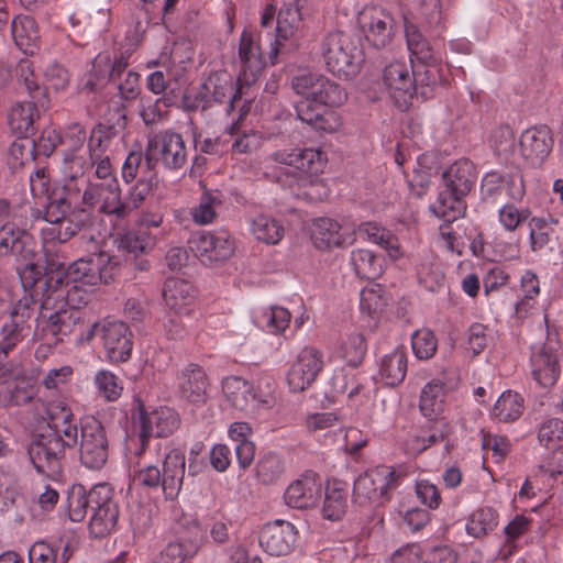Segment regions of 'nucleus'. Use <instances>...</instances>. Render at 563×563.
<instances>
[{
    "label": "nucleus",
    "mask_w": 563,
    "mask_h": 563,
    "mask_svg": "<svg viewBox=\"0 0 563 563\" xmlns=\"http://www.w3.org/2000/svg\"><path fill=\"white\" fill-rule=\"evenodd\" d=\"M272 159L288 166L282 168L276 180L285 187H291L305 174H318L322 170V153L313 148L279 150L271 155Z\"/></svg>",
    "instance_id": "obj_9"
},
{
    "label": "nucleus",
    "mask_w": 563,
    "mask_h": 563,
    "mask_svg": "<svg viewBox=\"0 0 563 563\" xmlns=\"http://www.w3.org/2000/svg\"><path fill=\"white\" fill-rule=\"evenodd\" d=\"M96 384L103 397L109 400H115L120 397L122 386L118 377L108 371H101L96 375Z\"/></svg>",
    "instance_id": "obj_63"
},
{
    "label": "nucleus",
    "mask_w": 563,
    "mask_h": 563,
    "mask_svg": "<svg viewBox=\"0 0 563 563\" xmlns=\"http://www.w3.org/2000/svg\"><path fill=\"white\" fill-rule=\"evenodd\" d=\"M221 205V200L211 192H203L199 205L191 210L192 219L198 224L212 222L216 217V207Z\"/></svg>",
    "instance_id": "obj_59"
},
{
    "label": "nucleus",
    "mask_w": 563,
    "mask_h": 563,
    "mask_svg": "<svg viewBox=\"0 0 563 563\" xmlns=\"http://www.w3.org/2000/svg\"><path fill=\"white\" fill-rule=\"evenodd\" d=\"M181 396L191 404H205L208 399L209 379L205 369L197 364H188L178 376Z\"/></svg>",
    "instance_id": "obj_31"
},
{
    "label": "nucleus",
    "mask_w": 563,
    "mask_h": 563,
    "mask_svg": "<svg viewBox=\"0 0 563 563\" xmlns=\"http://www.w3.org/2000/svg\"><path fill=\"white\" fill-rule=\"evenodd\" d=\"M239 58L242 74L238 77V82H245L256 79L263 69L265 62L262 57V51L256 35L252 31L244 30L239 45Z\"/></svg>",
    "instance_id": "obj_27"
},
{
    "label": "nucleus",
    "mask_w": 563,
    "mask_h": 563,
    "mask_svg": "<svg viewBox=\"0 0 563 563\" xmlns=\"http://www.w3.org/2000/svg\"><path fill=\"white\" fill-rule=\"evenodd\" d=\"M301 18L298 8L292 5L283 7L277 15L276 32L278 42L292 36L300 24Z\"/></svg>",
    "instance_id": "obj_53"
},
{
    "label": "nucleus",
    "mask_w": 563,
    "mask_h": 563,
    "mask_svg": "<svg viewBox=\"0 0 563 563\" xmlns=\"http://www.w3.org/2000/svg\"><path fill=\"white\" fill-rule=\"evenodd\" d=\"M38 295L42 296V290H38L37 292L34 291L33 285L32 291L25 292L24 296L14 305L13 311L11 312V321L20 323L25 328V323L33 317L34 308L37 303V299H35V297Z\"/></svg>",
    "instance_id": "obj_58"
},
{
    "label": "nucleus",
    "mask_w": 563,
    "mask_h": 563,
    "mask_svg": "<svg viewBox=\"0 0 563 563\" xmlns=\"http://www.w3.org/2000/svg\"><path fill=\"white\" fill-rule=\"evenodd\" d=\"M176 101L177 95L174 89H170L154 101L142 98L140 114L144 123L150 125L163 120L167 115V109L175 106Z\"/></svg>",
    "instance_id": "obj_43"
},
{
    "label": "nucleus",
    "mask_w": 563,
    "mask_h": 563,
    "mask_svg": "<svg viewBox=\"0 0 563 563\" xmlns=\"http://www.w3.org/2000/svg\"><path fill=\"white\" fill-rule=\"evenodd\" d=\"M158 235L144 227H137L123 233L119 239V249L133 254L151 252L157 244Z\"/></svg>",
    "instance_id": "obj_40"
},
{
    "label": "nucleus",
    "mask_w": 563,
    "mask_h": 563,
    "mask_svg": "<svg viewBox=\"0 0 563 563\" xmlns=\"http://www.w3.org/2000/svg\"><path fill=\"white\" fill-rule=\"evenodd\" d=\"M366 40L376 48H385L395 36L394 18L383 9L373 8L363 13Z\"/></svg>",
    "instance_id": "obj_24"
},
{
    "label": "nucleus",
    "mask_w": 563,
    "mask_h": 563,
    "mask_svg": "<svg viewBox=\"0 0 563 563\" xmlns=\"http://www.w3.org/2000/svg\"><path fill=\"white\" fill-rule=\"evenodd\" d=\"M351 264L356 276L363 279H376L383 273V260L371 250L353 251Z\"/></svg>",
    "instance_id": "obj_42"
},
{
    "label": "nucleus",
    "mask_w": 563,
    "mask_h": 563,
    "mask_svg": "<svg viewBox=\"0 0 563 563\" xmlns=\"http://www.w3.org/2000/svg\"><path fill=\"white\" fill-rule=\"evenodd\" d=\"M179 423L178 413L168 407H161L148 415H141L140 441L142 450L151 435L168 437L178 429Z\"/></svg>",
    "instance_id": "obj_26"
},
{
    "label": "nucleus",
    "mask_w": 563,
    "mask_h": 563,
    "mask_svg": "<svg viewBox=\"0 0 563 563\" xmlns=\"http://www.w3.org/2000/svg\"><path fill=\"white\" fill-rule=\"evenodd\" d=\"M252 232L258 241L277 244L284 236L283 225L274 218L258 214L252 221Z\"/></svg>",
    "instance_id": "obj_48"
},
{
    "label": "nucleus",
    "mask_w": 563,
    "mask_h": 563,
    "mask_svg": "<svg viewBox=\"0 0 563 563\" xmlns=\"http://www.w3.org/2000/svg\"><path fill=\"white\" fill-rule=\"evenodd\" d=\"M91 489L86 492L82 485H73L67 494L69 519L80 522L85 519L88 508L91 509Z\"/></svg>",
    "instance_id": "obj_51"
},
{
    "label": "nucleus",
    "mask_w": 563,
    "mask_h": 563,
    "mask_svg": "<svg viewBox=\"0 0 563 563\" xmlns=\"http://www.w3.org/2000/svg\"><path fill=\"white\" fill-rule=\"evenodd\" d=\"M126 126V114L123 106H115L109 109L103 122L97 124L89 137L88 147L91 155L104 154L112 144L122 140Z\"/></svg>",
    "instance_id": "obj_15"
},
{
    "label": "nucleus",
    "mask_w": 563,
    "mask_h": 563,
    "mask_svg": "<svg viewBox=\"0 0 563 563\" xmlns=\"http://www.w3.org/2000/svg\"><path fill=\"white\" fill-rule=\"evenodd\" d=\"M466 205L464 196L444 188L439 192L437 200L430 206V210L439 218L448 222L456 220L464 214Z\"/></svg>",
    "instance_id": "obj_41"
},
{
    "label": "nucleus",
    "mask_w": 563,
    "mask_h": 563,
    "mask_svg": "<svg viewBox=\"0 0 563 563\" xmlns=\"http://www.w3.org/2000/svg\"><path fill=\"white\" fill-rule=\"evenodd\" d=\"M99 336L103 343L108 358L114 363L129 360L132 352V333L122 321L103 319L87 327L85 340L89 342Z\"/></svg>",
    "instance_id": "obj_10"
},
{
    "label": "nucleus",
    "mask_w": 563,
    "mask_h": 563,
    "mask_svg": "<svg viewBox=\"0 0 563 563\" xmlns=\"http://www.w3.org/2000/svg\"><path fill=\"white\" fill-rule=\"evenodd\" d=\"M87 135L85 128L79 123H71L67 126L63 136H60V144L65 147V152H84V144Z\"/></svg>",
    "instance_id": "obj_61"
},
{
    "label": "nucleus",
    "mask_w": 563,
    "mask_h": 563,
    "mask_svg": "<svg viewBox=\"0 0 563 563\" xmlns=\"http://www.w3.org/2000/svg\"><path fill=\"white\" fill-rule=\"evenodd\" d=\"M563 352L556 334L549 333L545 342L531 355L532 376L543 387L554 385L560 374Z\"/></svg>",
    "instance_id": "obj_13"
},
{
    "label": "nucleus",
    "mask_w": 563,
    "mask_h": 563,
    "mask_svg": "<svg viewBox=\"0 0 563 563\" xmlns=\"http://www.w3.org/2000/svg\"><path fill=\"white\" fill-rule=\"evenodd\" d=\"M397 474L393 467L380 465L361 474L354 482L353 499L358 506H383L396 487Z\"/></svg>",
    "instance_id": "obj_6"
},
{
    "label": "nucleus",
    "mask_w": 563,
    "mask_h": 563,
    "mask_svg": "<svg viewBox=\"0 0 563 563\" xmlns=\"http://www.w3.org/2000/svg\"><path fill=\"white\" fill-rule=\"evenodd\" d=\"M506 189L510 199L520 200L525 195L522 175L519 173L501 175L497 172L487 173L481 185L483 199H495Z\"/></svg>",
    "instance_id": "obj_30"
},
{
    "label": "nucleus",
    "mask_w": 563,
    "mask_h": 563,
    "mask_svg": "<svg viewBox=\"0 0 563 563\" xmlns=\"http://www.w3.org/2000/svg\"><path fill=\"white\" fill-rule=\"evenodd\" d=\"M407 46L410 52V60L415 63L433 62L434 55L430 43L424 38L419 29L409 22H405Z\"/></svg>",
    "instance_id": "obj_44"
},
{
    "label": "nucleus",
    "mask_w": 563,
    "mask_h": 563,
    "mask_svg": "<svg viewBox=\"0 0 563 563\" xmlns=\"http://www.w3.org/2000/svg\"><path fill=\"white\" fill-rule=\"evenodd\" d=\"M476 178L474 164L468 159H459L443 174V187L465 197L472 190Z\"/></svg>",
    "instance_id": "obj_32"
},
{
    "label": "nucleus",
    "mask_w": 563,
    "mask_h": 563,
    "mask_svg": "<svg viewBox=\"0 0 563 563\" xmlns=\"http://www.w3.org/2000/svg\"><path fill=\"white\" fill-rule=\"evenodd\" d=\"M292 89L302 96L296 104L297 117L317 131L332 133L341 125L336 113L329 107H339L347 98L345 90L328 77L305 71L291 80Z\"/></svg>",
    "instance_id": "obj_1"
},
{
    "label": "nucleus",
    "mask_w": 563,
    "mask_h": 563,
    "mask_svg": "<svg viewBox=\"0 0 563 563\" xmlns=\"http://www.w3.org/2000/svg\"><path fill=\"white\" fill-rule=\"evenodd\" d=\"M322 366L323 361L320 351L314 347L302 349L287 375L290 390L300 393L308 388L316 380Z\"/></svg>",
    "instance_id": "obj_20"
},
{
    "label": "nucleus",
    "mask_w": 563,
    "mask_h": 563,
    "mask_svg": "<svg viewBox=\"0 0 563 563\" xmlns=\"http://www.w3.org/2000/svg\"><path fill=\"white\" fill-rule=\"evenodd\" d=\"M24 327L20 323L7 322L2 325L0 335V354L7 356L10 351H12L19 342L23 339Z\"/></svg>",
    "instance_id": "obj_62"
},
{
    "label": "nucleus",
    "mask_w": 563,
    "mask_h": 563,
    "mask_svg": "<svg viewBox=\"0 0 563 563\" xmlns=\"http://www.w3.org/2000/svg\"><path fill=\"white\" fill-rule=\"evenodd\" d=\"M90 500L92 511L90 532L97 538L104 537L115 528L120 514L114 490L109 484H98L91 488Z\"/></svg>",
    "instance_id": "obj_12"
},
{
    "label": "nucleus",
    "mask_w": 563,
    "mask_h": 563,
    "mask_svg": "<svg viewBox=\"0 0 563 563\" xmlns=\"http://www.w3.org/2000/svg\"><path fill=\"white\" fill-rule=\"evenodd\" d=\"M82 203L99 212L122 219L121 190L117 179L89 183L81 196Z\"/></svg>",
    "instance_id": "obj_16"
},
{
    "label": "nucleus",
    "mask_w": 563,
    "mask_h": 563,
    "mask_svg": "<svg viewBox=\"0 0 563 563\" xmlns=\"http://www.w3.org/2000/svg\"><path fill=\"white\" fill-rule=\"evenodd\" d=\"M222 390L228 402L235 409L245 411L252 406V384L240 376L223 379Z\"/></svg>",
    "instance_id": "obj_39"
},
{
    "label": "nucleus",
    "mask_w": 563,
    "mask_h": 563,
    "mask_svg": "<svg viewBox=\"0 0 563 563\" xmlns=\"http://www.w3.org/2000/svg\"><path fill=\"white\" fill-rule=\"evenodd\" d=\"M383 79L399 107L407 106L415 98V74L411 64L407 65L400 60L390 63L384 69Z\"/></svg>",
    "instance_id": "obj_21"
},
{
    "label": "nucleus",
    "mask_w": 563,
    "mask_h": 563,
    "mask_svg": "<svg viewBox=\"0 0 563 563\" xmlns=\"http://www.w3.org/2000/svg\"><path fill=\"white\" fill-rule=\"evenodd\" d=\"M365 353H366L365 339L360 333L350 335L342 343V357L352 367H356L363 362Z\"/></svg>",
    "instance_id": "obj_57"
},
{
    "label": "nucleus",
    "mask_w": 563,
    "mask_h": 563,
    "mask_svg": "<svg viewBox=\"0 0 563 563\" xmlns=\"http://www.w3.org/2000/svg\"><path fill=\"white\" fill-rule=\"evenodd\" d=\"M187 158V147L179 133L166 130L147 141L145 165L150 170H154L159 162L169 170H179L186 165Z\"/></svg>",
    "instance_id": "obj_7"
},
{
    "label": "nucleus",
    "mask_w": 563,
    "mask_h": 563,
    "mask_svg": "<svg viewBox=\"0 0 563 563\" xmlns=\"http://www.w3.org/2000/svg\"><path fill=\"white\" fill-rule=\"evenodd\" d=\"M199 88L208 101V109L225 104L227 111H231L241 98V87L238 88L232 76L224 70L211 73Z\"/></svg>",
    "instance_id": "obj_18"
},
{
    "label": "nucleus",
    "mask_w": 563,
    "mask_h": 563,
    "mask_svg": "<svg viewBox=\"0 0 563 563\" xmlns=\"http://www.w3.org/2000/svg\"><path fill=\"white\" fill-rule=\"evenodd\" d=\"M30 66L27 62L19 66L21 84L29 92L30 100L18 102L9 114L10 128L19 136L33 134L34 122L40 118V109H45L48 104L46 89L36 82Z\"/></svg>",
    "instance_id": "obj_5"
},
{
    "label": "nucleus",
    "mask_w": 563,
    "mask_h": 563,
    "mask_svg": "<svg viewBox=\"0 0 563 563\" xmlns=\"http://www.w3.org/2000/svg\"><path fill=\"white\" fill-rule=\"evenodd\" d=\"M347 498V490L341 482L328 483L322 506L323 518L332 521L340 520L346 514Z\"/></svg>",
    "instance_id": "obj_36"
},
{
    "label": "nucleus",
    "mask_w": 563,
    "mask_h": 563,
    "mask_svg": "<svg viewBox=\"0 0 563 563\" xmlns=\"http://www.w3.org/2000/svg\"><path fill=\"white\" fill-rule=\"evenodd\" d=\"M361 231L366 234L371 242L383 247L390 258L397 260L400 257L398 239L389 230L379 227L377 223L366 222L361 227Z\"/></svg>",
    "instance_id": "obj_46"
},
{
    "label": "nucleus",
    "mask_w": 563,
    "mask_h": 563,
    "mask_svg": "<svg viewBox=\"0 0 563 563\" xmlns=\"http://www.w3.org/2000/svg\"><path fill=\"white\" fill-rule=\"evenodd\" d=\"M57 308L44 309L41 307L40 319L43 322L42 332L52 335L56 342L63 341L65 336L78 334L80 341L87 327L84 313L79 309L68 308L64 303L55 302Z\"/></svg>",
    "instance_id": "obj_11"
},
{
    "label": "nucleus",
    "mask_w": 563,
    "mask_h": 563,
    "mask_svg": "<svg viewBox=\"0 0 563 563\" xmlns=\"http://www.w3.org/2000/svg\"><path fill=\"white\" fill-rule=\"evenodd\" d=\"M84 285L64 284L63 276L54 277L38 282L36 289L42 290V308L55 309V302L64 303L68 308L79 309L80 305H87L89 295L82 290Z\"/></svg>",
    "instance_id": "obj_14"
},
{
    "label": "nucleus",
    "mask_w": 563,
    "mask_h": 563,
    "mask_svg": "<svg viewBox=\"0 0 563 563\" xmlns=\"http://www.w3.org/2000/svg\"><path fill=\"white\" fill-rule=\"evenodd\" d=\"M60 548L46 541H36L29 549V563H56Z\"/></svg>",
    "instance_id": "obj_64"
},
{
    "label": "nucleus",
    "mask_w": 563,
    "mask_h": 563,
    "mask_svg": "<svg viewBox=\"0 0 563 563\" xmlns=\"http://www.w3.org/2000/svg\"><path fill=\"white\" fill-rule=\"evenodd\" d=\"M11 31L15 45L25 54H33L40 37L35 20L29 15H19L13 19Z\"/></svg>",
    "instance_id": "obj_38"
},
{
    "label": "nucleus",
    "mask_w": 563,
    "mask_h": 563,
    "mask_svg": "<svg viewBox=\"0 0 563 563\" xmlns=\"http://www.w3.org/2000/svg\"><path fill=\"white\" fill-rule=\"evenodd\" d=\"M411 345L419 360H429L437 352L438 340L431 330L421 329L413 333Z\"/></svg>",
    "instance_id": "obj_56"
},
{
    "label": "nucleus",
    "mask_w": 563,
    "mask_h": 563,
    "mask_svg": "<svg viewBox=\"0 0 563 563\" xmlns=\"http://www.w3.org/2000/svg\"><path fill=\"white\" fill-rule=\"evenodd\" d=\"M297 540V530L288 521L276 520L267 523L261 531L260 544L271 555L282 556L289 554Z\"/></svg>",
    "instance_id": "obj_22"
},
{
    "label": "nucleus",
    "mask_w": 563,
    "mask_h": 563,
    "mask_svg": "<svg viewBox=\"0 0 563 563\" xmlns=\"http://www.w3.org/2000/svg\"><path fill=\"white\" fill-rule=\"evenodd\" d=\"M78 437L80 429L75 423V418L65 419L48 427L46 432L36 434L27 448L34 468L46 475L58 474L67 450L75 448Z\"/></svg>",
    "instance_id": "obj_2"
},
{
    "label": "nucleus",
    "mask_w": 563,
    "mask_h": 563,
    "mask_svg": "<svg viewBox=\"0 0 563 563\" xmlns=\"http://www.w3.org/2000/svg\"><path fill=\"white\" fill-rule=\"evenodd\" d=\"M186 470L185 454L178 449H173L165 454L163 468L153 464L142 466L134 481L145 488H161L166 499L174 500L179 495Z\"/></svg>",
    "instance_id": "obj_4"
},
{
    "label": "nucleus",
    "mask_w": 563,
    "mask_h": 563,
    "mask_svg": "<svg viewBox=\"0 0 563 563\" xmlns=\"http://www.w3.org/2000/svg\"><path fill=\"white\" fill-rule=\"evenodd\" d=\"M415 8L424 23L431 27H439L444 19L442 0H415Z\"/></svg>",
    "instance_id": "obj_55"
},
{
    "label": "nucleus",
    "mask_w": 563,
    "mask_h": 563,
    "mask_svg": "<svg viewBox=\"0 0 563 563\" xmlns=\"http://www.w3.org/2000/svg\"><path fill=\"white\" fill-rule=\"evenodd\" d=\"M522 157L532 166H539L553 147L551 130L547 125L527 129L519 140Z\"/></svg>",
    "instance_id": "obj_23"
},
{
    "label": "nucleus",
    "mask_w": 563,
    "mask_h": 563,
    "mask_svg": "<svg viewBox=\"0 0 563 563\" xmlns=\"http://www.w3.org/2000/svg\"><path fill=\"white\" fill-rule=\"evenodd\" d=\"M34 409L42 420L47 421V427L65 419H74L71 409L62 400L45 402L37 399L34 400Z\"/></svg>",
    "instance_id": "obj_52"
},
{
    "label": "nucleus",
    "mask_w": 563,
    "mask_h": 563,
    "mask_svg": "<svg viewBox=\"0 0 563 563\" xmlns=\"http://www.w3.org/2000/svg\"><path fill=\"white\" fill-rule=\"evenodd\" d=\"M497 523V511L490 507H483L472 514L466 529L471 536L481 538L492 532Z\"/></svg>",
    "instance_id": "obj_50"
},
{
    "label": "nucleus",
    "mask_w": 563,
    "mask_h": 563,
    "mask_svg": "<svg viewBox=\"0 0 563 563\" xmlns=\"http://www.w3.org/2000/svg\"><path fill=\"white\" fill-rule=\"evenodd\" d=\"M407 374V354L402 349H395L386 354L379 364V376L387 386H397Z\"/></svg>",
    "instance_id": "obj_37"
},
{
    "label": "nucleus",
    "mask_w": 563,
    "mask_h": 563,
    "mask_svg": "<svg viewBox=\"0 0 563 563\" xmlns=\"http://www.w3.org/2000/svg\"><path fill=\"white\" fill-rule=\"evenodd\" d=\"M444 397L443 384L433 379L428 383L421 391L420 396V410L429 420L438 419L442 410V402Z\"/></svg>",
    "instance_id": "obj_45"
},
{
    "label": "nucleus",
    "mask_w": 563,
    "mask_h": 563,
    "mask_svg": "<svg viewBox=\"0 0 563 563\" xmlns=\"http://www.w3.org/2000/svg\"><path fill=\"white\" fill-rule=\"evenodd\" d=\"M311 239L320 250L342 247L353 241V233L330 218H320L313 222Z\"/></svg>",
    "instance_id": "obj_28"
},
{
    "label": "nucleus",
    "mask_w": 563,
    "mask_h": 563,
    "mask_svg": "<svg viewBox=\"0 0 563 563\" xmlns=\"http://www.w3.org/2000/svg\"><path fill=\"white\" fill-rule=\"evenodd\" d=\"M321 492L320 477L314 472H307L287 487L284 498L288 506L306 509L317 504Z\"/></svg>",
    "instance_id": "obj_25"
},
{
    "label": "nucleus",
    "mask_w": 563,
    "mask_h": 563,
    "mask_svg": "<svg viewBox=\"0 0 563 563\" xmlns=\"http://www.w3.org/2000/svg\"><path fill=\"white\" fill-rule=\"evenodd\" d=\"M523 400L519 394L510 390L505 391L497 399L493 415L500 421L509 422L518 419L523 409Z\"/></svg>",
    "instance_id": "obj_49"
},
{
    "label": "nucleus",
    "mask_w": 563,
    "mask_h": 563,
    "mask_svg": "<svg viewBox=\"0 0 563 563\" xmlns=\"http://www.w3.org/2000/svg\"><path fill=\"white\" fill-rule=\"evenodd\" d=\"M283 464L277 455L268 453L262 456L256 465L257 477L264 484L275 482L283 474Z\"/></svg>",
    "instance_id": "obj_60"
},
{
    "label": "nucleus",
    "mask_w": 563,
    "mask_h": 563,
    "mask_svg": "<svg viewBox=\"0 0 563 563\" xmlns=\"http://www.w3.org/2000/svg\"><path fill=\"white\" fill-rule=\"evenodd\" d=\"M97 155H91V151L65 152L63 161V173L65 178H82L95 165Z\"/></svg>",
    "instance_id": "obj_47"
},
{
    "label": "nucleus",
    "mask_w": 563,
    "mask_h": 563,
    "mask_svg": "<svg viewBox=\"0 0 563 563\" xmlns=\"http://www.w3.org/2000/svg\"><path fill=\"white\" fill-rule=\"evenodd\" d=\"M189 243L195 255L203 264L225 261L234 251V243L227 232H199Z\"/></svg>",
    "instance_id": "obj_17"
},
{
    "label": "nucleus",
    "mask_w": 563,
    "mask_h": 563,
    "mask_svg": "<svg viewBox=\"0 0 563 563\" xmlns=\"http://www.w3.org/2000/svg\"><path fill=\"white\" fill-rule=\"evenodd\" d=\"M327 69L338 77L354 78L364 62L362 45L355 36L342 31L328 33L320 43Z\"/></svg>",
    "instance_id": "obj_3"
},
{
    "label": "nucleus",
    "mask_w": 563,
    "mask_h": 563,
    "mask_svg": "<svg viewBox=\"0 0 563 563\" xmlns=\"http://www.w3.org/2000/svg\"><path fill=\"white\" fill-rule=\"evenodd\" d=\"M100 263H95L91 257H81L74 261L64 271V284L95 286L100 282Z\"/></svg>",
    "instance_id": "obj_34"
},
{
    "label": "nucleus",
    "mask_w": 563,
    "mask_h": 563,
    "mask_svg": "<svg viewBox=\"0 0 563 563\" xmlns=\"http://www.w3.org/2000/svg\"><path fill=\"white\" fill-rule=\"evenodd\" d=\"M411 68L415 74V98H431L434 90L445 81L441 68L432 62L415 63L411 59Z\"/></svg>",
    "instance_id": "obj_33"
},
{
    "label": "nucleus",
    "mask_w": 563,
    "mask_h": 563,
    "mask_svg": "<svg viewBox=\"0 0 563 563\" xmlns=\"http://www.w3.org/2000/svg\"><path fill=\"white\" fill-rule=\"evenodd\" d=\"M63 245H60L56 241H52L48 238L45 236L43 242V256L38 261L34 262L32 260V266H25L26 268H30L32 273L34 274H41L42 271L45 273V277H40L34 279V291H38L40 289H36V284L38 282H44L52 276H63L65 271V264H66V255L62 249Z\"/></svg>",
    "instance_id": "obj_29"
},
{
    "label": "nucleus",
    "mask_w": 563,
    "mask_h": 563,
    "mask_svg": "<svg viewBox=\"0 0 563 563\" xmlns=\"http://www.w3.org/2000/svg\"><path fill=\"white\" fill-rule=\"evenodd\" d=\"M31 238L24 229L12 221H4L0 227V257L13 256L25 266H34L35 252L31 247Z\"/></svg>",
    "instance_id": "obj_19"
},
{
    "label": "nucleus",
    "mask_w": 563,
    "mask_h": 563,
    "mask_svg": "<svg viewBox=\"0 0 563 563\" xmlns=\"http://www.w3.org/2000/svg\"><path fill=\"white\" fill-rule=\"evenodd\" d=\"M78 459L82 466L100 471L109 459V439L103 424L93 417L80 421Z\"/></svg>",
    "instance_id": "obj_8"
},
{
    "label": "nucleus",
    "mask_w": 563,
    "mask_h": 563,
    "mask_svg": "<svg viewBox=\"0 0 563 563\" xmlns=\"http://www.w3.org/2000/svg\"><path fill=\"white\" fill-rule=\"evenodd\" d=\"M152 191V184L146 180H137L129 190L124 199H121L122 219L129 217L137 209Z\"/></svg>",
    "instance_id": "obj_54"
},
{
    "label": "nucleus",
    "mask_w": 563,
    "mask_h": 563,
    "mask_svg": "<svg viewBox=\"0 0 563 563\" xmlns=\"http://www.w3.org/2000/svg\"><path fill=\"white\" fill-rule=\"evenodd\" d=\"M163 298L170 310L181 313L194 299L192 286L187 280L169 278L164 284Z\"/></svg>",
    "instance_id": "obj_35"
}]
</instances>
